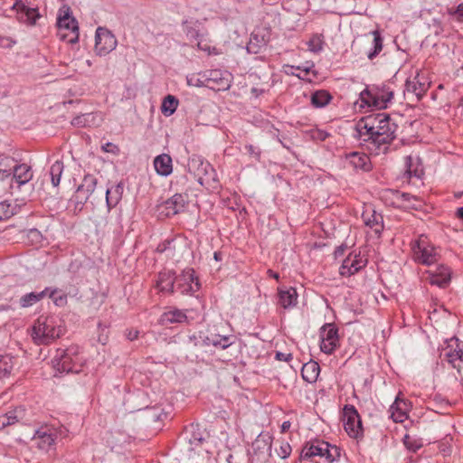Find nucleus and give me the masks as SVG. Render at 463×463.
<instances>
[{"label": "nucleus", "instance_id": "42", "mask_svg": "<svg viewBox=\"0 0 463 463\" xmlns=\"http://www.w3.org/2000/svg\"><path fill=\"white\" fill-rule=\"evenodd\" d=\"M94 118L95 115L93 113L79 115L72 118L71 125L78 128H85L90 126V122H92Z\"/></svg>", "mask_w": 463, "mask_h": 463}, {"label": "nucleus", "instance_id": "64", "mask_svg": "<svg viewBox=\"0 0 463 463\" xmlns=\"http://www.w3.org/2000/svg\"><path fill=\"white\" fill-rule=\"evenodd\" d=\"M456 217L463 221V206L457 209Z\"/></svg>", "mask_w": 463, "mask_h": 463}, {"label": "nucleus", "instance_id": "44", "mask_svg": "<svg viewBox=\"0 0 463 463\" xmlns=\"http://www.w3.org/2000/svg\"><path fill=\"white\" fill-rule=\"evenodd\" d=\"M15 206L6 201L0 203V222L11 218L15 213Z\"/></svg>", "mask_w": 463, "mask_h": 463}, {"label": "nucleus", "instance_id": "6", "mask_svg": "<svg viewBox=\"0 0 463 463\" xmlns=\"http://www.w3.org/2000/svg\"><path fill=\"white\" fill-rule=\"evenodd\" d=\"M57 35L61 41L75 43L79 41V26L77 20L71 15L70 6L63 5L57 17Z\"/></svg>", "mask_w": 463, "mask_h": 463}, {"label": "nucleus", "instance_id": "57", "mask_svg": "<svg viewBox=\"0 0 463 463\" xmlns=\"http://www.w3.org/2000/svg\"><path fill=\"white\" fill-rule=\"evenodd\" d=\"M450 14H456L459 21H463V3L459 4L455 11H449Z\"/></svg>", "mask_w": 463, "mask_h": 463}, {"label": "nucleus", "instance_id": "7", "mask_svg": "<svg viewBox=\"0 0 463 463\" xmlns=\"http://www.w3.org/2000/svg\"><path fill=\"white\" fill-rule=\"evenodd\" d=\"M67 430L63 427L43 426L38 429L33 438L38 449L49 451L54 449L55 441L66 436Z\"/></svg>", "mask_w": 463, "mask_h": 463}, {"label": "nucleus", "instance_id": "20", "mask_svg": "<svg viewBox=\"0 0 463 463\" xmlns=\"http://www.w3.org/2000/svg\"><path fill=\"white\" fill-rule=\"evenodd\" d=\"M298 292L293 287L279 288L278 289V303L283 308H290L298 304Z\"/></svg>", "mask_w": 463, "mask_h": 463}, {"label": "nucleus", "instance_id": "50", "mask_svg": "<svg viewBox=\"0 0 463 463\" xmlns=\"http://www.w3.org/2000/svg\"><path fill=\"white\" fill-rule=\"evenodd\" d=\"M291 450L292 449L288 442H282L277 453L281 458H287L289 457Z\"/></svg>", "mask_w": 463, "mask_h": 463}, {"label": "nucleus", "instance_id": "4", "mask_svg": "<svg viewBox=\"0 0 463 463\" xmlns=\"http://www.w3.org/2000/svg\"><path fill=\"white\" fill-rule=\"evenodd\" d=\"M315 457L324 458L326 463H333L340 458L341 449L337 446L320 439L307 442L301 450L300 458L311 459Z\"/></svg>", "mask_w": 463, "mask_h": 463}, {"label": "nucleus", "instance_id": "36", "mask_svg": "<svg viewBox=\"0 0 463 463\" xmlns=\"http://www.w3.org/2000/svg\"><path fill=\"white\" fill-rule=\"evenodd\" d=\"M325 37L322 33H314L307 42L308 50L314 53H318L324 49Z\"/></svg>", "mask_w": 463, "mask_h": 463}, {"label": "nucleus", "instance_id": "16", "mask_svg": "<svg viewBox=\"0 0 463 463\" xmlns=\"http://www.w3.org/2000/svg\"><path fill=\"white\" fill-rule=\"evenodd\" d=\"M185 199L181 194H175L166 201H165L160 206V214L165 217H171L178 214L184 211Z\"/></svg>", "mask_w": 463, "mask_h": 463}, {"label": "nucleus", "instance_id": "25", "mask_svg": "<svg viewBox=\"0 0 463 463\" xmlns=\"http://www.w3.org/2000/svg\"><path fill=\"white\" fill-rule=\"evenodd\" d=\"M186 322L187 316L185 312L178 308H173L164 312L159 318V323L163 326H166L168 324H183Z\"/></svg>", "mask_w": 463, "mask_h": 463}, {"label": "nucleus", "instance_id": "58", "mask_svg": "<svg viewBox=\"0 0 463 463\" xmlns=\"http://www.w3.org/2000/svg\"><path fill=\"white\" fill-rule=\"evenodd\" d=\"M392 417L395 422H402L407 418V415L402 411H398L397 413H392Z\"/></svg>", "mask_w": 463, "mask_h": 463}, {"label": "nucleus", "instance_id": "51", "mask_svg": "<svg viewBox=\"0 0 463 463\" xmlns=\"http://www.w3.org/2000/svg\"><path fill=\"white\" fill-rule=\"evenodd\" d=\"M101 149L106 153H110L113 155H118L120 152L118 146L111 142H107L106 144L102 145Z\"/></svg>", "mask_w": 463, "mask_h": 463}, {"label": "nucleus", "instance_id": "40", "mask_svg": "<svg viewBox=\"0 0 463 463\" xmlns=\"http://www.w3.org/2000/svg\"><path fill=\"white\" fill-rule=\"evenodd\" d=\"M404 164H405V174L407 175L408 178L411 177H418L420 178L422 170L419 169L418 165L413 167V159L411 156H407L404 157Z\"/></svg>", "mask_w": 463, "mask_h": 463}, {"label": "nucleus", "instance_id": "12", "mask_svg": "<svg viewBox=\"0 0 463 463\" xmlns=\"http://www.w3.org/2000/svg\"><path fill=\"white\" fill-rule=\"evenodd\" d=\"M320 350L326 354H332L340 346L338 328L333 323H326L320 328Z\"/></svg>", "mask_w": 463, "mask_h": 463}, {"label": "nucleus", "instance_id": "43", "mask_svg": "<svg viewBox=\"0 0 463 463\" xmlns=\"http://www.w3.org/2000/svg\"><path fill=\"white\" fill-rule=\"evenodd\" d=\"M265 45L263 39L259 40L258 35L251 34L249 43L247 44V52L250 53L257 54L260 52V49Z\"/></svg>", "mask_w": 463, "mask_h": 463}, {"label": "nucleus", "instance_id": "21", "mask_svg": "<svg viewBox=\"0 0 463 463\" xmlns=\"http://www.w3.org/2000/svg\"><path fill=\"white\" fill-rule=\"evenodd\" d=\"M14 8L17 9L19 20L30 25L35 24L37 19L40 18L37 8H30L21 1H16L14 5Z\"/></svg>", "mask_w": 463, "mask_h": 463}, {"label": "nucleus", "instance_id": "19", "mask_svg": "<svg viewBox=\"0 0 463 463\" xmlns=\"http://www.w3.org/2000/svg\"><path fill=\"white\" fill-rule=\"evenodd\" d=\"M364 223L373 230V232L380 236L383 231V217L381 213H376L372 208H367L362 214Z\"/></svg>", "mask_w": 463, "mask_h": 463}, {"label": "nucleus", "instance_id": "22", "mask_svg": "<svg viewBox=\"0 0 463 463\" xmlns=\"http://www.w3.org/2000/svg\"><path fill=\"white\" fill-rule=\"evenodd\" d=\"M429 83L425 81H420L419 75L414 77L413 79H409L405 82V92L407 94H411L416 97L417 100H420L425 93L429 90Z\"/></svg>", "mask_w": 463, "mask_h": 463}, {"label": "nucleus", "instance_id": "41", "mask_svg": "<svg viewBox=\"0 0 463 463\" xmlns=\"http://www.w3.org/2000/svg\"><path fill=\"white\" fill-rule=\"evenodd\" d=\"M50 298L53 301V303L58 307H63L67 303V296L61 289L58 288H50L47 294Z\"/></svg>", "mask_w": 463, "mask_h": 463}, {"label": "nucleus", "instance_id": "55", "mask_svg": "<svg viewBox=\"0 0 463 463\" xmlns=\"http://www.w3.org/2000/svg\"><path fill=\"white\" fill-rule=\"evenodd\" d=\"M203 440L204 439H203L202 437H197L195 434H194L193 438L189 439V443L191 446L194 445V447H191L190 449L194 450L197 446L201 445L203 442Z\"/></svg>", "mask_w": 463, "mask_h": 463}, {"label": "nucleus", "instance_id": "62", "mask_svg": "<svg viewBox=\"0 0 463 463\" xmlns=\"http://www.w3.org/2000/svg\"><path fill=\"white\" fill-rule=\"evenodd\" d=\"M138 336V331H135V332H129L128 335V338L130 340V341H133L135 339H137Z\"/></svg>", "mask_w": 463, "mask_h": 463}, {"label": "nucleus", "instance_id": "17", "mask_svg": "<svg viewBox=\"0 0 463 463\" xmlns=\"http://www.w3.org/2000/svg\"><path fill=\"white\" fill-rule=\"evenodd\" d=\"M205 345H213L216 348L226 349L234 343L233 335H222L215 329H208L203 335H201Z\"/></svg>", "mask_w": 463, "mask_h": 463}, {"label": "nucleus", "instance_id": "27", "mask_svg": "<svg viewBox=\"0 0 463 463\" xmlns=\"http://www.w3.org/2000/svg\"><path fill=\"white\" fill-rule=\"evenodd\" d=\"M156 173L162 176H168L173 171L172 158L167 154H161L154 159Z\"/></svg>", "mask_w": 463, "mask_h": 463}, {"label": "nucleus", "instance_id": "34", "mask_svg": "<svg viewBox=\"0 0 463 463\" xmlns=\"http://www.w3.org/2000/svg\"><path fill=\"white\" fill-rule=\"evenodd\" d=\"M319 371V364L316 362H310L303 365L302 376L306 381L311 383L317 380Z\"/></svg>", "mask_w": 463, "mask_h": 463}, {"label": "nucleus", "instance_id": "38", "mask_svg": "<svg viewBox=\"0 0 463 463\" xmlns=\"http://www.w3.org/2000/svg\"><path fill=\"white\" fill-rule=\"evenodd\" d=\"M177 106L178 99L175 96L167 95L163 100L161 109L165 116H171L176 110Z\"/></svg>", "mask_w": 463, "mask_h": 463}, {"label": "nucleus", "instance_id": "8", "mask_svg": "<svg viewBox=\"0 0 463 463\" xmlns=\"http://www.w3.org/2000/svg\"><path fill=\"white\" fill-rule=\"evenodd\" d=\"M413 260L422 265L430 266L437 262L438 257L433 246L429 243L427 236L421 234L411 243Z\"/></svg>", "mask_w": 463, "mask_h": 463}, {"label": "nucleus", "instance_id": "35", "mask_svg": "<svg viewBox=\"0 0 463 463\" xmlns=\"http://www.w3.org/2000/svg\"><path fill=\"white\" fill-rule=\"evenodd\" d=\"M252 449L257 452H270L271 438L260 435L252 443Z\"/></svg>", "mask_w": 463, "mask_h": 463}, {"label": "nucleus", "instance_id": "53", "mask_svg": "<svg viewBox=\"0 0 463 463\" xmlns=\"http://www.w3.org/2000/svg\"><path fill=\"white\" fill-rule=\"evenodd\" d=\"M328 137V133L324 130H315L312 132V137L316 140L324 141Z\"/></svg>", "mask_w": 463, "mask_h": 463}, {"label": "nucleus", "instance_id": "49", "mask_svg": "<svg viewBox=\"0 0 463 463\" xmlns=\"http://www.w3.org/2000/svg\"><path fill=\"white\" fill-rule=\"evenodd\" d=\"M362 262V260H358L357 256H354V259H352L351 256H348L343 261V263L345 264L350 269L359 268V270L364 265Z\"/></svg>", "mask_w": 463, "mask_h": 463}, {"label": "nucleus", "instance_id": "11", "mask_svg": "<svg viewBox=\"0 0 463 463\" xmlns=\"http://www.w3.org/2000/svg\"><path fill=\"white\" fill-rule=\"evenodd\" d=\"M200 288L201 283L193 268H186L176 275L175 291L183 295H193Z\"/></svg>", "mask_w": 463, "mask_h": 463}, {"label": "nucleus", "instance_id": "63", "mask_svg": "<svg viewBox=\"0 0 463 463\" xmlns=\"http://www.w3.org/2000/svg\"><path fill=\"white\" fill-rule=\"evenodd\" d=\"M290 422L288 420L284 421L281 425V431L286 432L290 428Z\"/></svg>", "mask_w": 463, "mask_h": 463}, {"label": "nucleus", "instance_id": "46", "mask_svg": "<svg viewBox=\"0 0 463 463\" xmlns=\"http://www.w3.org/2000/svg\"><path fill=\"white\" fill-rule=\"evenodd\" d=\"M182 24L184 27L186 36L190 40H198V38L200 37L199 30H197L195 27L190 25L188 21H184Z\"/></svg>", "mask_w": 463, "mask_h": 463}, {"label": "nucleus", "instance_id": "5", "mask_svg": "<svg viewBox=\"0 0 463 463\" xmlns=\"http://www.w3.org/2000/svg\"><path fill=\"white\" fill-rule=\"evenodd\" d=\"M53 364L60 372L79 373L82 365L80 346L71 345L65 349H57Z\"/></svg>", "mask_w": 463, "mask_h": 463}, {"label": "nucleus", "instance_id": "47", "mask_svg": "<svg viewBox=\"0 0 463 463\" xmlns=\"http://www.w3.org/2000/svg\"><path fill=\"white\" fill-rule=\"evenodd\" d=\"M246 153L256 161L260 160L261 151L258 146H255L251 144L245 145Z\"/></svg>", "mask_w": 463, "mask_h": 463}, {"label": "nucleus", "instance_id": "15", "mask_svg": "<svg viewBox=\"0 0 463 463\" xmlns=\"http://www.w3.org/2000/svg\"><path fill=\"white\" fill-rule=\"evenodd\" d=\"M98 184V179L92 175H84L81 184L78 186L74 198L76 206L84 205L93 194Z\"/></svg>", "mask_w": 463, "mask_h": 463}, {"label": "nucleus", "instance_id": "2", "mask_svg": "<svg viewBox=\"0 0 463 463\" xmlns=\"http://www.w3.org/2000/svg\"><path fill=\"white\" fill-rule=\"evenodd\" d=\"M65 333L61 320L57 316H40L33 323L32 338L36 345H49Z\"/></svg>", "mask_w": 463, "mask_h": 463}, {"label": "nucleus", "instance_id": "9", "mask_svg": "<svg viewBox=\"0 0 463 463\" xmlns=\"http://www.w3.org/2000/svg\"><path fill=\"white\" fill-rule=\"evenodd\" d=\"M204 86L215 91H224L230 89L232 74L222 70H209L202 73Z\"/></svg>", "mask_w": 463, "mask_h": 463}, {"label": "nucleus", "instance_id": "37", "mask_svg": "<svg viewBox=\"0 0 463 463\" xmlns=\"http://www.w3.org/2000/svg\"><path fill=\"white\" fill-rule=\"evenodd\" d=\"M64 169L62 161H55L50 167V175L52 184L54 187L58 186L61 181V176Z\"/></svg>", "mask_w": 463, "mask_h": 463}, {"label": "nucleus", "instance_id": "56", "mask_svg": "<svg viewBox=\"0 0 463 463\" xmlns=\"http://www.w3.org/2000/svg\"><path fill=\"white\" fill-rule=\"evenodd\" d=\"M276 359L279 361H284V362H289L292 360V354H285L281 352L276 353Z\"/></svg>", "mask_w": 463, "mask_h": 463}, {"label": "nucleus", "instance_id": "54", "mask_svg": "<svg viewBox=\"0 0 463 463\" xmlns=\"http://www.w3.org/2000/svg\"><path fill=\"white\" fill-rule=\"evenodd\" d=\"M15 43V41L6 36H0V46L3 48H11Z\"/></svg>", "mask_w": 463, "mask_h": 463}, {"label": "nucleus", "instance_id": "30", "mask_svg": "<svg viewBox=\"0 0 463 463\" xmlns=\"http://www.w3.org/2000/svg\"><path fill=\"white\" fill-rule=\"evenodd\" d=\"M16 160L6 155H0V182L10 179L13 170L16 165Z\"/></svg>", "mask_w": 463, "mask_h": 463}, {"label": "nucleus", "instance_id": "13", "mask_svg": "<svg viewBox=\"0 0 463 463\" xmlns=\"http://www.w3.org/2000/svg\"><path fill=\"white\" fill-rule=\"evenodd\" d=\"M117 38L108 29L98 27L95 34V52L99 56H105L117 46Z\"/></svg>", "mask_w": 463, "mask_h": 463}, {"label": "nucleus", "instance_id": "3", "mask_svg": "<svg viewBox=\"0 0 463 463\" xmlns=\"http://www.w3.org/2000/svg\"><path fill=\"white\" fill-rule=\"evenodd\" d=\"M393 90L390 83L367 86L361 93L360 99L368 107L378 109H386L393 98Z\"/></svg>", "mask_w": 463, "mask_h": 463}, {"label": "nucleus", "instance_id": "10", "mask_svg": "<svg viewBox=\"0 0 463 463\" xmlns=\"http://www.w3.org/2000/svg\"><path fill=\"white\" fill-rule=\"evenodd\" d=\"M343 420L345 430L351 438L358 439L363 437L362 420L354 405L346 404L344 406Z\"/></svg>", "mask_w": 463, "mask_h": 463}, {"label": "nucleus", "instance_id": "29", "mask_svg": "<svg viewBox=\"0 0 463 463\" xmlns=\"http://www.w3.org/2000/svg\"><path fill=\"white\" fill-rule=\"evenodd\" d=\"M24 411H25L23 407H16L14 410L0 415V430L23 420L24 417Z\"/></svg>", "mask_w": 463, "mask_h": 463}, {"label": "nucleus", "instance_id": "1", "mask_svg": "<svg viewBox=\"0 0 463 463\" xmlns=\"http://www.w3.org/2000/svg\"><path fill=\"white\" fill-rule=\"evenodd\" d=\"M397 129L398 125L388 114H373L363 117L356 122L354 137L375 146L377 154H385L389 150V145L396 138Z\"/></svg>", "mask_w": 463, "mask_h": 463}, {"label": "nucleus", "instance_id": "39", "mask_svg": "<svg viewBox=\"0 0 463 463\" xmlns=\"http://www.w3.org/2000/svg\"><path fill=\"white\" fill-rule=\"evenodd\" d=\"M14 367L13 357L9 354H0V379L8 376Z\"/></svg>", "mask_w": 463, "mask_h": 463}, {"label": "nucleus", "instance_id": "32", "mask_svg": "<svg viewBox=\"0 0 463 463\" xmlns=\"http://www.w3.org/2000/svg\"><path fill=\"white\" fill-rule=\"evenodd\" d=\"M371 34L373 36L372 47L370 50L364 52V54L372 61L382 52L383 47V39L378 30L371 32Z\"/></svg>", "mask_w": 463, "mask_h": 463}, {"label": "nucleus", "instance_id": "23", "mask_svg": "<svg viewBox=\"0 0 463 463\" xmlns=\"http://www.w3.org/2000/svg\"><path fill=\"white\" fill-rule=\"evenodd\" d=\"M33 178V171L30 165L26 164H18L13 170L10 177L11 181H14L18 186L27 184Z\"/></svg>", "mask_w": 463, "mask_h": 463}, {"label": "nucleus", "instance_id": "52", "mask_svg": "<svg viewBox=\"0 0 463 463\" xmlns=\"http://www.w3.org/2000/svg\"><path fill=\"white\" fill-rule=\"evenodd\" d=\"M358 271L359 268L350 269L344 263H342L341 267L339 268V273L344 277H350Z\"/></svg>", "mask_w": 463, "mask_h": 463}, {"label": "nucleus", "instance_id": "59", "mask_svg": "<svg viewBox=\"0 0 463 463\" xmlns=\"http://www.w3.org/2000/svg\"><path fill=\"white\" fill-rule=\"evenodd\" d=\"M170 241H165L163 243L159 244L156 248L158 252H164L167 249V245H170Z\"/></svg>", "mask_w": 463, "mask_h": 463}, {"label": "nucleus", "instance_id": "45", "mask_svg": "<svg viewBox=\"0 0 463 463\" xmlns=\"http://www.w3.org/2000/svg\"><path fill=\"white\" fill-rule=\"evenodd\" d=\"M27 238H28V241L33 245H39V244L42 243V241L43 240V234L37 229H30V230H28V232H27Z\"/></svg>", "mask_w": 463, "mask_h": 463}, {"label": "nucleus", "instance_id": "28", "mask_svg": "<svg viewBox=\"0 0 463 463\" xmlns=\"http://www.w3.org/2000/svg\"><path fill=\"white\" fill-rule=\"evenodd\" d=\"M429 282L439 288H445L450 281V270L448 267L441 266L439 272L429 274Z\"/></svg>", "mask_w": 463, "mask_h": 463}, {"label": "nucleus", "instance_id": "60", "mask_svg": "<svg viewBox=\"0 0 463 463\" xmlns=\"http://www.w3.org/2000/svg\"><path fill=\"white\" fill-rule=\"evenodd\" d=\"M187 82L189 85H194V86H197V87H200V86H203L204 85L203 83V78H200V79H197L195 83H193V79H187Z\"/></svg>", "mask_w": 463, "mask_h": 463}, {"label": "nucleus", "instance_id": "31", "mask_svg": "<svg viewBox=\"0 0 463 463\" xmlns=\"http://www.w3.org/2000/svg\"><path fill=\"white\" fill-rule=\"evenodd\" d=\"M49 292V288L40 292H30L22 296L19 299L21 307H29L43 299Z\"/></svg>", "mask_w": 463, "mask_h": 463}, {"label": "nucleus", "instance_id": "26", "mask_svg": "<svg viewBox=\"0 0 463 463\" xmlns=\"http://www.w3.org/2000/svg\"><path fill=\"white\" fill-rule=\"evenodd\" d=\"M123 191L124 184L122 182L106 189V203L109 209H112L118 204L122 199Z\"/></svg>", "mask_w": 463, "mask_h": 463}, {"label": "nucleus", "instance_id": "14", "mask_svg": "<svg viewBox=\"0 0 463 463\" xmlns=\"http://www.w3.org/2000/svg\"><path fill=\"white\" fill-rule=\"evenodd\" d=\"M443 355L458 372H460L463 366V341H459L458 338L450 339L443 349Z\"/></svg>", "mask_w": 463, "mask_h": 463}, {"label": "nucleus", "instance_id": "24", "mask_svg": "<svg viewBox=\"0 0 463 463\" xmlns=\"http://www.w3.org/2000/svg\"><path fill=\"white\" fill-rule=\"evenodd\" d=\"M347 164L355 170L369 171L371 162L364 153L352 152L346 156Z\"/></svg>", "mask_w": 463, "mask_h": 463}, {"label": "nucleus", "instance_id": "61", "mask_svg": "<svg viewBox=\"0 0 463 463\" xmlns=\"http://www.w3.org/2000/svg\"><path fill=\"white\" fill-rule=\"evenodd\" d=\"M250 92L255 98H258L264 93V90L253 87Z\"/></svg>", "mask_w": 463, "mask_h": 463}, {"label": "nucleus", "instance_id": "18", "mask_svg": "<svg viewBox=\"0 0 463 463\" xmlns=\"http://www.w3.org/2000/svg\"><path fill=\"white\" fill-rule=\"evenodd\" d=\"M176 274L174 270L163 269L157 274L156 288L164 294L172 295L175 291Z\"/></svg>", "mask_w": 463, "mask_h": 463}, {"label": "nucleus", "instance_id": "33", "mask_svg": "<svg viewBox=\"0 0 463 463\" xmlns=\"http://www.w3.org/2000/svg\"><path fill=\"white\" fill-rule=\"evenodd\" d=\"M331 99V94L326 90H317L311 95V104L315 108H324Z\"/></svg>", "mask_w": 463, "mask_h": 463}, {"label": "nucleus", "instance_id": "48", "mask_svg": "<svg viewBox=\"0 0 463 463\" xmlns=\"http://www.w3.org/2000/svg\"><path fill=\"white\" fill-rule=\"evenodd\" d=\"M404 445L409 450L412 452H417L422 447L420 442L411 439L409 435H406L404 438Z\"/></svg>", "mask_w": 463, "mask_h": 463}]
</instances>
